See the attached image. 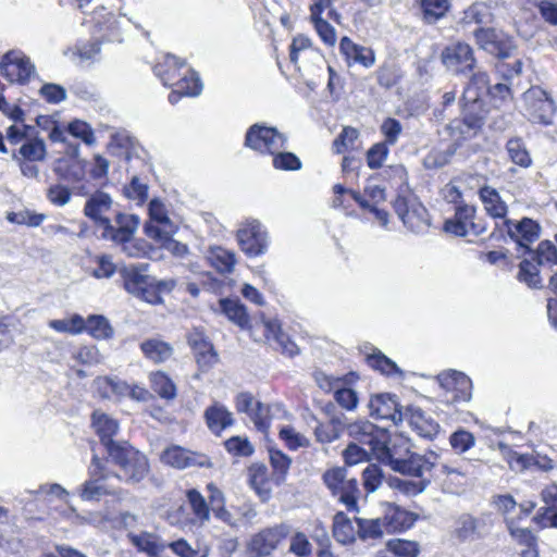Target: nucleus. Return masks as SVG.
Returning a JSON list of instances; mask_svg holds the SVG:
<instances>
[{
    "label": "nucleus",
    "instance_id": "14",
    "mask_svg": "<svg viewBox=\"0 0 557 557\" xmlns=\"http://www.w3.org/2000/svg\"><path fill=\"white\" fill-rule=\"evenodd\" d=\"M442 62L455 74L472 75L475 69L473 50L468 44L456 42L442 52Z\"/></svg>",
    "mask_w": 557,
    "mask_h": 557
},
{
    "label": "nucleus",
    "instance_id": "49",
    "mask_svg": "<svg viewBox=\"0 0 557 557\" xmlns=\"http://www.w3.org/2000/svg\"><path fill=\"white\" fill-rule=\"evenodd\" d=\"M151 388L161 398L173 399L176 396V387L171 379L163 372H153L150 374Z\"/></svg>",
    "mask_w": 557,
    "mask_h": 557
},
{
    "label": "nucleus",
    "instance_id": "60",
    "mask_svg": "<svg viewBox=\"0 0 557 557\" xmlns=\"http://www.w3.org/2000/svg\"><path fill=\"white\" fill-rule=\"evenodd\" d=\"M424 18L432 23L444 16L449 8V0H421Z\"/></svg>",
    "mask_w": 557,
    "mask_h": 557
},
{
    "label": "nucleus",
    "instance_id": "54",
    "mask_svg": "<svg viewBox=\"0 0 557 557\" xmlns=\"http://www.w3.org/2000/svg\"><path fill=\"white\" fill-rule=\"evenodd\" d=\"M310 20L326 17L337 24L342 23V15L334 9V0H311L310 3Z\"/></svg>",
    "mask_w": 557,
    "mask_h": 557
},
{
    "label": "nucleus",
    "instance_id": "39",
    "mask_svg": "<svg viewBox=\"0 0 557 557\" xmlns=\"http://www.w3.org/2000/svg\"><path fill=\"white\" fill-rule=\"evenodd\" d=\"M23 158L29 161H45L47 158V147L44 139L36 135L25 140L17 151L12 153V159Z\"/></svg>",
    "mask_w": 557,
    "mask_h": 557
},
{
    "label": "nucleus",
    "instance_id": "64",
    "mask_svg": "<svg viewBox=\"0 0 557 557\" xmlns=\"http://www.w3.org/2000/svg\"><path fill=\"white\" fill-rule=\"evenodd\" d=\"M272 156V164L276 170L297 171L301 168V161L296 154L292 152H285L280 150Z\"/></svg>",
    "mask_w": 557,
    "mask_h": 557
},
{
    "label": "nucleus",
    "instance_id": "9",
    "mask_svg": "<svg viewBox=\"0 0 557 557\" xmlns=\"http://www.w3.org/2000/svg\"><path fill=\"white\" fill-rule=\"evenodd\" d=\"M245 143L260 153L272 156L286 148L287 137L274 127L255 124L248 129Z\"/></svg>",
    "mask_w": 557,
    "mask_h": 557
},
{
    "label": "nucleus",
    "instance_id": "22",
    "mask_svg": "<svg viewBox=\"0 0 557 557\" xmlns=\"http://www.w3.org/2000/svg\"><path fill=\"white\" fill-rule=\"evenodd\" d=\"M509 237L521 248L530 249V246L536 242L542 233V227L533 219L522 218L519 221L506 219L504 222Z\"/></svg>",
    "mask_w": 557,
    "mask_h": 557
},
{
    "label": "nucleus",
    "instance_id": "61",
    "mask_svg": "<svg viewBox=\"0 0 557 557\" xmlns=\"http://www.w3.org/2000/svg\"><path fill=\"white\" fill-rule=\"evenodd\" d=\"M383 479V471L377 465H368L362 471V482L367 493L375 492L382 485Z\"/></svg>",
    "mask_w": 557,
    "mask_h": 557
},
{
    "label": "nucleus",
    "instance_id": "32",
    "mask_svg": "<svg viewBox=\"0 0 557 557\" xmlns=\"http://www.w3.org/2000/svg\"><path fill=\"white\" fill-rule=\"evenodd\" d=\"M92 428L100 437L101 443L106 446L108 454H110L111 446H123V444L112 440L119 431V423L107 413L95 411L92 413Z\"/></svg>",
    "mask_w": 557,
    "mask_h": 557
},
{
    "label": "nucleus",
    "instance_id": "53",
    "mask_svg": "<svg viewBox=\"0 0 557 557\" xmlns=\"http://www.w3.org/2000/svg\"><path fill=\"white\" fill-rule=\"evenodd\" d=\"M186 497L195 517L199 520V522H208L210 520V508L201 493L195 488H191L187 491Z\"/></svg>",
    "mask_w": 557,
    "mask_h": 557
},
{
    "label": "nucleus",
    "instance_id": "29",
    "mask_svg": "<svg viewBox=\"0 0 557 557\" xmlns=\"http://www.w3.org/2000/svg\"><path fill=\"white\" fill-rule=\"evenodd\" d=\"M287 413V410L282 404L263 405L259 401L251 413L250 420L258 431L267 433L273 419H283Z\"/></svg>",
    "mask_w": 557,
    "mask_h": 557
},
{
    "label": "nucleus",
    "instance_id": "62",
    "mask_svg": "<svg viewBox=\"0 0 557 557\" xmlns=\"http://www.w3.org/2000/svg\"><path fill=\"white\" fill-rule=\"evenodd\" d=\"M67 133L81 139L88 146L95 144L96 138L92 128L84 121L75 120L67 125Z\"/></svg>",
    "mask_w": 557,
    "mask_h": 557
},
{
    "label": "nucleus",
    "instance_id": "21",
    "mask_svg": "<svg viewBox=\"0 0 557 557\" xmlns=\"http://www.w3.org/2000/svg\"><path fill=\"white\" fill-rule=\"evenodd\" d=\"M475 208L470 205H459L456 207L455 215L444 224V230L447 233L456 236L465 237L468 234L480 235L485 228L474 222Z\"/></svg>",
    "mask_w": 557,
    "mask_h": 557
},
{
    "label": "nucleus",
    "instance_id": "30",
    "mask_svg": "<svg viewBox=\"0 0 557 557\" xmlns=\"http://www.w3.org/2000/svg\"><path fill=\"white\" fill-rule=\"evenodd\" d=\"M264 335L268 342L276 345L277 349L288 356L298 354L297 345L282 331L281 323L276 319L262 318Z\"/></svg>",
    "mask_w": 557,
    "mask_h": 557
},
{
    "label": "nucleus",
    "instance_id": "28",
    "mask_svg": "<svg viewBox=\"0 0 557 557\" xmlns=\"http://www.w3.org/2000/svg\"><path fill=\"white\" fill-rule=\"evenodd\" d=\"M410 428L421 437L432 440L438 433L440 425L419 407H408L404 413Z\"/></svg>",
    "mask_w": 557,
    "mask_h": 557
},
{
    "label": "nucleus",
    "instance_id": "15",
    "mask_svg": "<svg viewBox=\"0 0 557 557\" xmlns=\"http://www.w3.org/2000/svg\"><path fill=\"white\" fill-rule=\"evenodd\" d=\"M474 37L481 49L500 59L510 58L516 50L510 37L493 28H478Z\"/></svg>",
    "mask_w": 557,
    "mask_h": 557
},
{
    "label": "nucleus",
    "instance_id": "38",
    "mask_svg": "<svg viewBox=\"0 0 557 557\" xmlns=\"http://www.w3.org/2000/svg\"><path fill=\"white\" fill-rule=\"evenodd\" d=\"M479 194L486 213L494 219H503L505 221L508 208L498 191L490 186H485L480 189Z\"/></svg>",
    "mask_w": 557,
    "mask_h": 557
},
{
    "label": "nucleus",
    "instance_id": "57",
    "mask_svg": "<svg viewBox=\"0 0 557 557\" xmlns=\"http://www.w3.org/2000/svg\"><path fill=\"white\" fill-rule=\"evenodd\" d=\"M278 436L290 450H297L310 445L309 438L290 425L282 426L278 431Z\"/></svg>",
    "mask_w": 557,
    "mask_h": 557
},
{
    "label": "nucleus",
    "instance_id": "2",
    "mask_svg": "<svg viewBox=\"0 0 557 557\" xmlns=\"http://www.w3.org/2000/svg\"><path fill=\"white\" fill-rule=\"evenodd\" d=\"M375 458L393 471L405 475L422 476L437 465L438 454L429 451L424 455L410 451L407 438H392L386 432L383 445H379Z\"/></svg>",
    "mask_w": 557,
    "mask_h": 557
},
{
    "label": "nucleus",
    "instance_id": "33",
    "mask_svg": "<svg viewBox=\"0 0 557 557\" xmlns=\"http://www.w3.org/2000/svg\"><path fill=\"white\" fill-rule=\"evenodd\" d=\"M203 416L208 429L215 435H220L225 429L234 424L233 413L218 401L209 406Z\"/></svg>",
    "mask_w": 557,
    "mask_h": 557
},
{
    "label": "nucleus",
    "instance_id": "51",
    "mask_svg": "<svg viewBox=\"0 0 557 557\" xmlns=\"http://www.w3.org/2000/svg\"><path fill=\"white\" fill-rule=\"evenodd\" d=\"M356 522L358 527V535L363 541L379 539L384 532H386L381 518H357Z\"/></svg>",
    "mask_w": 557,
    "mask_h": 557
},
{
    "label": "nucleus",
    "instance_id": "31",
    "mask_svg": "<svg viewBox=\"0 0 557 557\" xmlns=\"http://www.w3.org/2000/svg\"><path fill=\"white\" fill-rule=\"evenodd\" d=\"M487 83L488 77L485 72L476 71L472 73L462 94V101L466 108L471 107L474 110L475 107H481L482 98L487 95Z\"/></svg>",
    "mask_w": 557,
    "mask_h": 557
},
{
    "label": "nucleus",
    "instance_id": "44",
    "mask_svg": "<svg viewBox=\"0 0 557 557\" xmlns=\"http://www.w3.org/2000/svg\"><path fill=\"white\" fill-rule=\"evenodd\" d=\"M356 531L352 521L344 513L337 512L333 520V536L341 544H350L355 541Z\"/></svg>",
    "mask_w": 557,
    "mask_h": 557
},
{
    "label": "nucleus",
    "instance_id": "18",
    "mask_svg": "<svg viewBox=\"0 0 557 557\" xmlns=\"http://www.w3.org/2000/svg\"><path fill=\"white\" fill-rule=\"evenodd\" d=\"M497 446L502 457L507 461L509 468L515 472H523L533 466L544 471H549L554 468L553 460L546 456L519 454L503 442L498 443Z\"/></svg>",
    "mask_w": 557,
    "mask_h": 557
},
{
    "label": "nucleus",
    "instance_id": "11",
    "mask_svg": "<svg viewBox=\"0 0 557 557\" xmlns=\"http://www.w3.org/2000/svg\"><path fill=\"white\" fill-rule=\"evenodd\" d=\"M289 525L282 523L261 530L251 536L247 553L249 557L270 556L280 543L289 534Z\"/></svg>",
    "mask_w": 557,
    "mask_h": 557
},
{
    "label": "nucleus",
    "instance_id": "25",
    "mask_svg": "<svg viewBox=\"0 0 557 557\" xmlns=\"http://www.w3.org/2000/svg\"><path fill=\"white\" fill-rule=\"evenodd\" d=\"M174 281H123L125 290L135 297L149 302L161 301V294L169 290Z\"/></svg>",
    "mask_w": 557,
    "mask_h": 557
},
{
    "label": "nucleus",
    "instance_id": "56",
    "mask_svg": "<svg viewBox=\"0 0 557 557\" xmlns=\"http://www.w3.org/2000/svg\"><path fill=\"white\" fill-rule=\"evenodd\" d=\"M455 153V148L448 146L444 149L433 148L423 159L425 169H438L446 165Z\"/></svg>",
    "mask_w": 557,
    "mask_h": 557
},
{
    "label": "nucleus",
    "instance_id": "26",
    "mask_svg": "<svg viewBox=\"0 0 557 557\" xmlns=\"http://www.w3.org/2000/svg\"><path fill=\"white\" fill-rule=\"evenodd\" d=\"M79 147L76 145L72 153L55 161L53 172L63 181L79 183L85 178L87 162L78 157Z\"/></svg>",
    "mask_w": 557,
    "mask_h": 557
},
{
    "label": "nucleus",
    "instance_id": "23",
    "mask_svg": "<svg viewBox=\"0 0 557 557\" xmlns=\"http://www.w3.org/2000/svg\"><path fill=\"white\" fill-rule=\"evenodd\" d=\"M370 416L377 420H389L394 425H398L405 419L397 397L392 394H377L370 398Z\"/></svg>",
    "mask_w": 557,
    "mask_h": 557
},
{
    "label": "nucleus",
    "instance_id": "42",
    "mask_svg": "<svg viewBox=\"0 0 557 557\" xmlns=\"http://www.w3.org/2000/svg\"><path fill=\"white\" fill-rule=\"evenodd\" d=\"M140 349L145 357L154 363L166 361L173 354L171 345L158 338H151L143 342L140 344Z\"/></svg>",
    "mask_w": 557,
    "mask_h": 557
},
{
    "label": "nucleus",
    "instance_id": "37",
    "mask_svg": "<svg viewBox=\"0 0 557 557\" xmlns=\"http://www.w3.org/2000/svg\"><path fill=\"white\" fill-rule=\"evenodd\" d=\"M175 89L169 95V101L175 104L180 101L182 96L195 97L200 95L202 84L200 78L194 71L186 70V73L176 83Z\"/></svg>",
    "mask_w": 557,
    "mask_h": 557
},
{
    "label": "nucleus",
    "instance_id": "6",
    "mask_svg": "<svg viewBox=\"0 0 557 557\" xmlns=\"http://www.w3.org/2000/svg\"><path fill=\"white\" fill-rule=\"evenodd\" d=\"M394 210L410 232L422 235L431 225L425 207L411 194L398 195L394 200Z\"/></svg>",
    "mask_w": 557,
    "mask_h": 557
},
{
    "label": "nucleus",
    "instance_id": "36",
    "mask_svg": "<svg viewBox=\"0 0 557 557\" xmlns=\"http://www.w3.org/2000/svg\"><path fill=\"white\" fill-rule=\"evenodd\" d=\"M185 66L184 62L178 61L174 55L166 54L162 61H159L154 67V74L162 81L164 86H174L182 78L181 69Z\"/></svg>",
    "mask_w": 557,
    "mask_h": 557
},
{
    "label": "nucleus",
    "instance_id": "7",
    "mask_svg": "<svg viewBox=\"0 0 557 557\" xmlns=\"http://www.w3.org/2000/svg\"><path fill=\"white\" fill-rule=\"evenodd\" d=\"M323 482L333 496L344 504L349 511H358L357 499L359 496L358 482L348 479L347 471L343 467L329 469L323 474Z\"/></svg>",
    "mask_w": 557,
    "mask_h": 557
},
{
    "label": "nucleus",
    "instance_id": "27",
    "mask_svg": "<svg viewBox=\"0 0 557 557\" xmlns=\"http://www.w3.org/2000/svg\"><path fill=\"white\" fill-rule=\"evenodd\" d=\"M488 531L486 519L470 513L460 515L454 523L453 536L459 542L481 539Z\"/></svg>",
    "mask_w": 557,
    "mask_h": 557
},
{
    "label": "nucleus",
    "instance_id": "19",
    "mask_svg": "<svg viewBox=\"0 0 557 557\" xmlns=\"http://www.w3.org/2000/svg\"><path fill=\"white\" fill-rule=\"evenodd\" d=\"M347 434L356 443L369 447L374 455L379 445H383L386 438V430L374 425L368 420H357L347 424Z\"/></svg>",
    "mask_w": 557,
    "mask_h": 557
},
{
    "label": "nucleus",
    "instance_id": "40",
    "mask_svg": "<svg viewBox=\"0 0 557 557\" xmlns=\"http://www.w3.org/2000/svg\"><path fill=\"white\" fill-rule=\"evenodd\" d=\"M131 543L140 552L149 556H157L166 548V544L159 536L150 532L128 533Z\"/></svg>",
    "mask_w": 557,
    "mask_h": 557
},
{
    "label": "nucleus",
    "instance_id": "52",
    "mask_svg": "<svg viewBox=\"0 0 557 557\" xmlns=\"http://www.w3.org/2000/svg\"><path fill=\"white\" fill-rule=\"evenodd\" d=\"M190 343L195 348L196 360L200 368L209 369L218 362V355L209 342L205 339L200 342L190 339Z\"/></svg>",
    "mask_w": 557,
    "mask_h": 557
},
{
    "label": "nucleus",
    "instance_id": "8",
    "mask_svg": "<svg viewBox=\"0 0 557 557\" xmlns=\"http://www.w3.org/2000/svg\"><path fill=\"white\" fill-rule=\"evenodd\" d=\"M437 382L444 391V400L457 406L469 403L472 398V382L465 373L456 370L443 371L437 375Z\"/></svg>",
    "mask_w": 557,
    "mask_h": 557
},
{
    "label": "nucleus",
    "instance_id": "63",
    "mask_svg": "<svg viewBox=\"0 0 557 557\" xmlns=\"http://www.w3.org/2000/svg\"><path fill=\"white\" fill-rule=\"evenodd\" d=\"M370 454L372 453L369 447L364 445L360 446L359 443L352 442L343 451V457L347 465L354 466L359 462L367 461Z\"/></svg>",
    "mask_w": 557,
    "mask_h": 557
},
{
    "label": "nucleus",
    "instance_id": "13",
    "mask_svg": "<svg viewBox=\"0 0 557 557\" xmlns=\"http://www.w3.org/2000/svg\"><path fill=\"white\" fill-rule=\"evenodd\" d=\"M237 240L242 250L251 257L260 256L268 248V234L257 220L247 221L237 231Z\"/></svg>",
    "mask_w": 557,
    "mask_h": 557
},
{
    "label": "nucleus",
    "instance_id": "48",
    "mask_svg": "<svg viewBox=\"0 0 557 557\" xmlns=\"http://www.w3.org/2000/svg\"><path fill=\"white\" fill-rule=\"evenodd\" d=\"M367 361L371 368L380 371L383 374L399 376L403 375V372L398 366L377 349H374L372 354L368 355Z\"/></svg>",
    "mask_w": 557,
    "mask_h": 557
},
{
    "label": "nucleus",
    "instance_id": "50",
    "mask_svg": "<svg viewBox=\"0 0 557 557\" xmlns=\"http://www.w3.org/2000/svg\"><path fill=\"white\" fill-rule=\"evenodd\" d=\"M507 153L510 160L522 168H529L532 164L531 156L520 138H511L506 144Z\"/></svg>",
    "mask_w": 557,
    "mask_h": 557
},
{
    "label": "nucleus",
    "instance_id": "4",
    "mask_svg": "<svg viewBox=\"0 0 557 557\" xmlns=\"http://www.w3.org/2000/svg\"><path fill=\"white\" fill-rule=\"evenodd\" d=\"M109 456L120 467L116 476L126 483H138L149 472L146 456L126 443L123 446H111Z\"/></svg>",
    "mask_w": 557,
    "mask_h": 557
},
{
    "label": "nucleus",
    "instance_id": "41",
    "mask_svg": "<svg viewBox=\"0 0 557 557\" xmlns=\"http://www.w3.org/2000/svg\"><path fill=\"white\" fill-rule=\"evenodd\" d=\"M249 482L262 502H267L271 497V482L264 465L256 463L249 468Z\"/></svg>",
    "mask_w": 557,
    "mask_h": 557
},
{
    "label": "nucleus",
    "instance_id": "46",
    "mask_svg": "<svg viewBox=\"0 0 557 557\" xmlns=\"http://www.w3.org/2000/svg\"><path fill=\"white\" fill-rule=\"evenodd\" d=\"M220 306L224 314L236 325L246 329L249 325V315L244 305L234 299H221Z\"/></svg>",
    "mask_w": 557,
    "mask_h": 557
},
{
    "label": "nucleus",
    "instance_id": "58",
    "mask_svg": "<svg viewBox=\"0 0 557 557\" xmlns=\"http://www.w3.org/2000/svg\"><path fill=\"white\" fill-rule=\"evenodd\" d=\"M449 444L456 454L462 455L474 447L475 437L471 432L460 429L450 434Z\"/></svg>",
    "mask_w": 557,
    "mask_h": 557
},
{
    "label": "nucleus",
    "instance_id": "47",
    "mask_svg": "<svg viewBox=\"0 0 557 557\" xmlns=\"http://www.w3.org/2000/svg\"><path fill=\"white\" fill-rule=\"evenodd\" d=\"M417 478L418 480L389 478L388 485L406 496H416L422 493L430 483L429 480L423 479V475Z\"/></svg>",
    "mask_w": 557,
    "mask_h": 557
},
{
    "label": "nucleus",
    "instance_id": "20",
    "mask_svg": "<svg viewBox=\"0 0 557 557\" xmlns=\"http://www.w3.org/2000/svg\"><path fill=\"white\" fill-rule=\"evenodd\" d=\"M161 461L178 470L190 467L210 468L212 466L207 455L198 454L177 445L164 449L161 454Z\"/></svg>",
    "mask_w": 557,
    "mask_h": 557
},
{
    "label": "nucleus",
    "instance_id": "17",
    "mask_svg": "<svg viewBox=\"0 0 557 557\" xmlns=\"http://www.w3.org/2000/svg\"><path fill=\"white\" fill-rule=\"evenodd\" d=\"M89 479L78 487V496L84 502H98L103 496L111 494L106 484L107 474L103 472L101 460L94 456L88 470Z\"/></svg>",
    "mask_w": 557,
    "mask_h": 557
},
{
    "label": "nucleus",
    "instance_id": "34",
    "mask_svg": "<svg viewBox=\"0 0 557 557\" xmlns=\"http://www.w3.org/2000/svg\"><path fill=\"white\" fill-rule=\"evenodd\" d=\"M381 519L387 533L404 531L413 523L411 513L392 503L385 504L384 516Z\"/></svg>",
    "mask_w": 557,
    "mask_h": 557
},
{
    "label": "nucleus",
    "instance_id": "43",
    "mask_svg": "<svg viewBox=\"0 0 557 557\" xmlns=\"http://www.w3.org/2000/svg\"><path fill=\"white\" fill-rule=\"evenodd\" d=\"M207 259L220 274H231L236 263L235 253L222 247L211 248Z\"/></svg>",
    "mask_w": 557,
    "mask_h": 557
},
{
    "label": "nucleus",
    "instance_id": "10",
    "mask_svg": "<svg viewBox=\"0 0 557 557\" xmlns=\"http://www.w3.org/2000/svg\"><path fill=\"white\" fill-rule=\"evenodd\" d=\"M556 264L557 248L553 242L545 239L535 249L528 250V257L519 264L520 275L533 278L541 274L542 269Z\"/></svg>",
    "mask_w": 557,
    "mask_h": 557
},
{
    "label": "nucleus",
    "instance_id": "16",
    "mask_svg": "<svg viewBox=\"0 0 557 557\" xmlns=\"http://www.w3.org/2000/svg\"><path fill=\"white\" fill-rule=\"evenodd\" d=\"M524 101L530 119L533 122L548 125L555 114V103L547 92L540 87H532L524 92Z\"/></svg>",
    "mask_w": 557,
    "mask_h": 557
},
{
    "label": "nucleus",
    "instance_id": "45",
    "mask_svg": "<svg viewBox=\"0 0 557 557\" xmlns=\"http://www.w3.org/2000/svg\"><path fill=\"white\" fill-rule=\"evenodd\" d=\"M307 53L313 59H317L320 62L324 61L323 54L318 50L312 48V41L309 37L305 35H298L294 37L290 45L289 58L292 63L297 64L300 53Z\"/></svg>",
    "mask_w": 557,
    "mask_h": 557
},
{
    "label": "nucleus",
    "instance_id": "3",
    "mask_svg": "<svg viewBox=\"0 0 557 557\" xmlns=\"http://www.w3.org/2000/svg\"><path fill=\"white\" fill-rule=\"evenodd\" d=\"M85 23L91 25L95 42L91 45V52L84 51L81 54L85 58H91L92 54L99 52V42H122L131 20L124 15H115L98 3L89 13Z\"/></svg>",
    "mask_w": 557,
    "mask_h": 557
},
{
    "label": "nucleus",
    "instance_id": "24",
    "mask_svg": "<svg viewBox=\"0 0 557 557\" xmlns=\"http://www.w3.org/2000/svg\"><path fill=\"white\" fill-rule=\"evenodd\" d=\"M438 455L435 469V478L441 481L443 491L449 494H460L468 483V475L461 467L440 461Z\"/></svg>",
    "mask_w": 557,
    "mask_h": 557
},
{
    "label": "nucleus",
    "instance_id": "5",
    "mask_svg": "<svg viewBox=\"0 0 557 557\" xmlns=\"http://www.w3.org/2000/svg\"><path fill=\"white\" fill-rule=\"evenodd\" d=\"M149 216L150 222L145 225V233L148 237L160 243L162 246L170 250L181 253L186 251V246L180 245L177 242L172 239V235L175 233V225L171 222L168 216L164 205L158 200L152 199L149 203Z\"/></svg>",
    "mask_w": 557,
    "mask_h": 557
},
{
    "label": "nucleus",
    "instance_id": "1",
    "mask_svg": "<svg viewBox=\"0 0 557 557\" xmlns=\"http://www.w3.org/2000/svg\"><path fill=\"white\" fill-rule=\"evenodd\" d=\"M84 214L101 231L103 239L121 246L127 256L139 257L146 253V243L135 238L139 218L120 212L109 194L101 190L91 194L84 206Z\"/></svg>",
    "mask_w": 557,
    "mask_h": 557
},
{
    "label": "nucleus",
    "instance_id": "35",
    "mask_svg": "<svg viewBox=\"0 0 557 557\" xmlns=\"http://www.w3.org/2000/svg\"><path fill=\"white\" fill-rule=\"evenodd\" d=\"M339 51L345 55L348 63L355 62L371 67L375 62V54L372 49L355 44L349 37L341 39Z\"/></svg>",
    "mask_w": 557,
    "mask_h": 557
},
{
    "label": "nucleus",
    "instance_id": "12",
    "mask_svg": "<svg viewBox=\"0 0 557 557\" xmlns=\"http://www.w3.org/2000/svg\"><path fill=\"white\" fill-rule=\"evenodd\" d=\"M0 72L11 83H27L36 74L35 65L21 50L7 52L0 62Z\"/></svg>",
    "mask_w": 557,
    "mask_h": 557
},
{
    "label": "nucleus",
    "instance_id": "59",
    "mask_svg": "<svg viewBox=\"0 0 557 557\" xmlns=\"http://www.w3.org/2000/svg\"><path fill=\"white\" fill-rule=\"evenodd\" d=\"M46 219L42 213H36L28 209H24L17 212H9L7 220L14 224L27 225V226H39Z\"/></svg>",
    "mask_w": 557,
    "mask_h": 557
},
{
    "label": "nucleus",
    "instance_id": "55",
    "mask_svg": "<svg viewBox=\"0 0 557 557\" xmlns=\"http://www.w3.org/2000/svg\"><path fill=\"white\" fill-rule=\"evenodd\" d=\"M86 330L96 339H108L113 336V329L103 315H90L87 319Z\"/></svg>",
    "mask_w": 557,
    "mask_h": 557
}]
</instances>
